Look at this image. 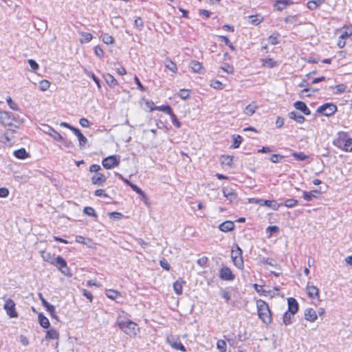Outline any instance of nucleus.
Wrapping results in <instances>:
<instances>
[{"instance_id": "obj_1", "label": "nucleus", "mask_w": 352, "mask_h": 352, "mask_svg": "<svg viewBox=\"0 0 352 352\" xmlns=\"http://www.w3.org/2000/svg\"><path fill=\"white\" fill-rule=\"evenodd\" d=\"M1 117V124L5 127L12 128L14 130L19 129L21 124V121L19 116H15L12 112L2 111Z\"/></svg>"}, {"instance_id": "obj_2", "label": "nucleus", "mask_w": 352, "mask_h": 352, "mask_svg": "<svg viewBox=\"0 0 352 352\" xmlns=\"http://www.w3.org/2000/svg\"><path fill=\"white\" fill-rule=\"evenodd\" d=\"M256 308L258 318L266 324H269L272 321V312L268 304L264 300L259 299L256 301Z\"/></svg>"}, {"instance_id": "obj_3", "label": "nucleus", "mask_w": 352, "mask_h": 352, "mask_svg": "<svg viewBox=\"0 0 352 352\" xmlns=\"http://www.w3.org/2000/svg\"><path fill=\"white\" fill-rule=\"evenodd\" d=\"M118 326L125 333L131 337L135 336L139 331L138 324L131 320H122L118 322Z\"/></svg>"}, {"instance_id": "obj_4", "label": "nucleus", "mask_w": 352, "mask_h": 352, "mask_svg": "<svg viewBox=\"0 0 352 352\" xmlns=\"http://www.w3.org/2000/svg\"><path fill=\"white\" fill-rule=\"evenodd\" d=\"M242 254L243 251L241 248L237 244L234 245L232 249L231 258L234 265L240 270L244 267Z\"/></svg>"}, {"instance_id": "obj_5", "label": "nucleus", "mask_w": 352, "mask_h": 352, "mask_svg": "<svg viewBox=\"0 0 352 352\" xmlns=\"http://www.w3.org/2000/svg\"><path fill=\"white\" fill-rule=\"evenodd\" d=\"M52 265L56 266L61 272L62 274L67 276H72L70 268L67 266L66 261L60 256L54 258Z\"/></svg>"}, {"instance_id": "obj_6", "label": "nucleus", "mask_w": 352, "mask_h": 352, "mask_svg": "<svg viewBox=\"0 0 352 352\" xmlns=\"http://www.w3.org/2000/svg\"><path fill=\"white\" fill-rule=\"evenodd\" d=\"M338 110L337 106L331 102L325 103L318 107L316 112L322 116L330 117Z\"/></svg>"}, {"instance_id": "obj_7", "label": "nucleus", "mask_w": 352, "mask_h": 352, "mask_svg": "<svg viewBox=\"0 0 352 352\" xmlns=\"http://www.w3.org/2000/svg\"><path fill=\"white\" fill-rule=\"evenodd\" d=\"M250 202L252 204H257L261 206H265L274 210H278V208L283 205V204H278L274 200H264L255 198L250 199Z\"/></svg>"}, {"instance_id": "obj_8", "label": "nucleus", "mask_w": 352, "mask_h": 352, "mask_svg": "<svg viewBox=\"0 0 352 352\" xmlns=\"http://www.w3.org/2000/svg\"><path fill=\"white\" fill-rule=\"evenodd\" d=\"M102 166L107 169H111L117 166L120 164V157L116 155H110L104 159L102 162Z\"/></svg>"}, {"instance_id": "obj_9", "label": "nucleus", "mask_w": 352, "mask_h": 352, "mask_svg": "<svg viewBox=\"0 0 352 352\" xmlns=\"http://www.w3.org/2000/svg\"><path fill=\"white\" fill-rule=\"evenodd\" d=\"M3 308L10 318H16L18 316V314L15 309V303L12 300H6Z\"/></svg>"}, {"instance_id": "obj_10", "label": "nucleus", "mask_w": 352, "mask_h": 352, "mask_svg": "<svg viewBox=\"0 0 352 352\" xmlns=\"http://www.w3.org/2000/svg\"><path fill=\"white\" fill-rule=\"evenodd\" d=\"M219 278L223 280H233L235 275L228 267H223L219 270Z\"/></svg>"}, {"instance_id": "obj_11", "label": "nucleus", "mask_w": 352, "mask_h": 352, "mask_svg": "<svg viewBox=\"0 0 352 352\" xmlns=\"http://www.w3.org/2000/svg\"><path fill=\"white\" fill-rule=\"evenodd\" d=\"M338 146L342 148L344 151L346 152L352 151V139L347 138L346 140H338Z\"/></svg>"}, {"instance_id": "obj_12", "label": "nucleus", "mask_w": 352, "mask_h": 352, "mask_svg": "<svg viewBox=\"0 0 352 352\" xmlns=\"http://www.w3.org/2000/svg\"><path fill=\"white\" fill-rule=\"evenodd\" d=\"M223 196L227 198L230 202L234 201L236 199L237 194L231 188L226 187L222 189Z\"/></svg>"}, {"instance_id": "obj_13", "label": "nucleus", "mask_w": 352, "mask_h": 352, "mask_svg": "<svg viewBox=\"0 0 352 352\" xmlns=\"http://www.w3.org/2000/svg\"><path fill=\"white\" fill-rule=\"evenodd\" d=\"M288 311L292 314H296L299 309L298 302L294 298L287 299Z\"/></svg>"}, {"instance_id": "obj_14", "label": "nucleus", "mask_w": 352, "mask_h": 352, "mask_svg": "<svg viewBox=\"0 0 352 352\" xmlns=\"http://www.w3.org/2000/svg\"><path fill=\"white\" fill-rule=\"evenodd\" d=\"M294 107L301 111L303 114L309 116L311 114V111L307 107L306 104L302 101H297L294 104Z\"/></svg>"}, {"instance_id": "obj_15", "label": "nucleus", "mask_w": 352, "mask_h": 352, "mask_svg": "<svg viewBox=\"0 0 352 352\" xmlns=\"http://www.w3.org/2000/svg\"><path fill=\"white\" fill-rule=\"evenodd\" d=\"M106 179L107 178L103 174L97 173L91 177V182L93 184L102 186L106 182Z\"/></svg>"}, {"instance_id": "obj_16", "label": "nucleus", "mask_w": 352, "mask_h": 352, "mask_svg": "<svg viewBox=\"0 0 352 352\" xmlns=\"http://www.w3.org/2000/svg\"><path fill=\"white\" fill-rule=\"evenodd\" d=\"M45 132L52 136L55 140H63V137L50 126H45Z\"/></svg>"}, {"instance_id": "obj_17", "label": "nucleus", "mask_w": 352, "mask_h": 352, "mask_svg": "<svg viewBox=\"0 0 352 352\" xmlns=\"http://www.w3.org/2000/svg\"><path fill=\"white\" fill-rule=\"evenodd\" d=\"M305 319L309 322H314L317 319L316 311L312 308L306 309L305 311Z\"/></svg>"}, {"instance_id": "obj_18", "label": "nucleus", "mask_w": 352, "mask_h": 352, "mask_svg": "<svg viewBox=\"0 0 352 352\" xmlns=\"http://www.w3.org/2000/svg\"><path fill=\"white\" fill-rule=\"evenodd\" d=\"M320 195V192L318 190H311L310 192H302V197L308 201H311L313 198H318Z\"/></svg>"}, {"instance_id": "obj_19", "label": "nucleus", "mask_w": 352, "mask_h": 352, "mask_svg": "<svg viewBox=\"0 0 352 352\" xmlns=\"http://www.w3.org/2000/svg\"><path fill=\"white\" fill-rule=\"evenodd\" d=\"M72 132L77 136L79 141L80 146H84L87 142V138L84 136V135L81 133L80 130L78 129V128L75 127V129H73Z\"/></svg>"}, {"instance_id": "obj_20", "label": "nucleus", "mask_w": 352, "mask_h": 352, "mask_svg": "<svg viewBox=\"0 0 352 352\" xmlns=\"http://www.w3.org/2000/svg\"><path fill=\"white\" fill-rule=\"evenodd\" d=\"M219 228L222 232H228L234 228V224L231 221H226L219 225Z\"/></svg>"}, {"instance_id": "obj_21", "label": "nucleus", "mask_w": 352, "mask_h": 352, "mask_svg": "<svg viewBox=\"0 0 352 352\" xmlns=\"http://www.w3.org/2000/svg\"><path fill=\"white\" fill-rule=\"evenodd\" d=\"M42 305L46 308L51 317L57 320L58 316L56 314L54 306L50 304L46 300H42Z\"/></svg>"}, {"instance_id": "obj_22", "label": "nucleus", "mask_w": 352, "mask_h": 352, "mask_svg": "<svg viewBox=\"0 0 352 352\" xmlns=\"http://www.w3.org/2000/svg\"><path fill=\"white\" fill-rule=\"evenodd\" d=\"M288 117L290 119L294 120L296 122L302 124L305 122V118L303 116L298 113L296 111H291L288 113Z\"/></svg>"}, {"instance_id": "obj_23", "label": "nucleus", "mask_w": 352, "mask_h": 352, "mask_svg": "<svg viewBox=\"0 0 352 352\" xmlns=\"http://www.w3.org/2000/svg\"><path fill=\"white\" fill-rule=\"evenodd\" d=\"M105 82L111 87H115L118 85L117 80L110 74L103 75Z\"/></svg>"}, {"instance_id": "obj_24", "label": "nucleus", "mask_w": 352, "mask_h": 352, "mask_svg": "<svg viewBox=\"0 0 352 352\" xmlns=\"http://www.w3.org/2000/svg\"><path fill=\"white\" fill-rule=\"evenodd\" d=\"M14 155L18 159L24 160L30 156V154L24 148H19L14 151Z\"/></svg>"}, {"instance_id": "obj_25", "label": "nucleus", "mask_w": 352, "mask_h": 352, "mask_svg": "<svg viewBox=\"0 0 352 352\" xmlns=\"http://www.w3.org/2000/svg\"><path fill=\"white\" fill-rule=\"evenodd\" d=\"M292 3V2L289 0H278L274 3V7H276L278 10L281 11Z\"/></svg>"}, {"instance_id": "obj_26", "label": "nucleus", "mask_w": 352, "mask_h": 352, "mask_svg": "<svg viewBox=\"0 0 352 352\" xmlns=\"http://www.w3.org/2000/svg\"><path fill=\"white\" fill-rule=\"evenodd\" d=\"M306 290H307V293L308 296L310 298H314L318 296L319 290L316 286L307 285Z\"/></svg>"}, {"instance_id": "obj_27", "label": "nucleus", "mask_w": 352, "mask_h": 352, "mask_svg": "<svg viewBox=\"0 0 352 352\" xmlns=\"http://www.w3.org/2000/svg\"><path fill=\"white\" fill-rule=\"evenodd\" d=\"M38 318L39 324L42 327L45 329H48L50 327V323L48 318L45 317L42 313L38 314Z\"/></svg>"}, {"instance_id": "obj_28", "label": "nucleus", "mask_w": 352, "mask_h": 352, "mask_svg": "<svg viewBox=\"0 0 352 352\" xmlns=\"http://www.w3.org/2000/svg\"><path fill=\"white\" fill-rule=\"evenodd\" d=\"M59 333L54 329H49L46 331L45 339L46 340H57L58 339Z\"/></svg>"}, {"instance_id": "obj_29", "label": "nucleus", "mask_w": 352, "mask_h": 352, "mask_svg": "<svg viewBox=\"0 0 352 352\" xmlns=\"http://www.w3.org/2000/svg\"><path fill=\"white\" fill-rule=\"evenodd\" d=\"M190 67L194 72L199 73V74H201L202 72L203 67H202L201 64L197 60H192L190 63Z\"/></svg>"}, {"instance_id": "obj_30", "label": "nucleus", "mask_w": 352, "mask_h": 352, "mask_svg": "<svg viewBox=\"0 0 352 352\" xmlns=\"http://www.w3.org/2000/svg\"><path fill=\"white\" fill-rule=\"evenodd\" d=\"M165 67L173 73H176L177 67L176 64L169 58H166L164 61Z\"/></svg>"}, {"instance_id": "obj_31", "label": "nucleus", "mask_w": 352, "mask_h": 352, "mask_svg": "<svg viewBox=\"0 0 352 352\" xmlns=\"http://www.w3.org/2000/svg\"><path fill=\"white\" fill-rule=\"evenodd\" d=\"M295 314H292L288 311H285L283 316V322L285 325H289L292 323V318L294 316Z\"/></svg>"}, {"instance_id": "obj_32", "label": "nucleus", "mask_w": 352, "mask_h": 352, "mask_svg": "<svg viewBox=\"0 0 352 352\" xmlns=\"http://www.w3.org/2000/svg\"><path fill=\"white\" fill-rule=\"evenodd\" d=\"M324 2V0L309 1L307 3V8L311 10H314Z\"/></svg>"}, {"instance_id": "obj_33", "label": "nucleus", "mask_w": 352, "mask_h": 352, "mask_svg": "<svg viewBox=\"0 0 352 352\" xmlns=\"http://www.w3.org/2000/svg\"><path fill=\"white\" fill-rule=\"evenodd\" d=\"M183 283L184 281L182 280H176L174 283H173V289L175 291V292L177 294V295H181L182 294V291H183Z\"/></svg>"}, {"instance_id": "obj_34", "label": "nucleus", "mask_w": 352, "mask_h": 352, "mask_svg": "<svg viewBox=\"0 0 352 352\" xmlns=\"http://www.w3.org/2000/svg\"><path fill=\"white\" fill-rule=\"evenodd\" d=\"M232 140H233V142H232V144L231 145V148H237L240 146V144L242 142L243 138L239 135H233Z\"/></svg>"}, {"instance_id": "obj_35", "label": "nucleus", "mask_w": 352, "mask_h": 352, "mask_svg": "<svg viewBox=\"0 0 352 352\" xmlns=\"http://www.w3.org/2000/svg\"><path fill=\"white\" fill-rule=\"evenodd\" d=\"M248 18H249V22L251 24L254 25H257L260 24L263 20V18L258 15H251V16H249Z\"/></svg>"}, {"instance_id": "obj_36", "label": "nucleus", "mask_w": 352, "mask_h": 352, "mask_svg": "<svg viewBox=\"0 0 352 352\" xmlns=\"http://www.w3.org/2000/svg\"><path fill=\"white\" fill-rule=\"evenodd\" d=\"M291 155L296 160H298V161H304V160H308L309 158V155H305L302 152H300V153L293 152Z\"/></svg>"}, {"instance_id": "obj_37", "label": "nucleus", "mask_w": 352, "mask_h": 352, "mask_svg": "<svg viewBox=\"0 0 352 352\" xmlns=\"http://www.w3.org/2000/svg\"><path fill=\"white\" fill-rule=\"evenodd\" d=\"M256 109L257 106L255 104H250L245 108L244 113L251 116L255 113Z\"/></svg>"}, {"instance_id": "obj_38", "label": "nucleus", "mask_w": 352, "mask_h": 352, "mask_svg": "<svg viewBox=\"0 0 352 352\" xmlns=\"http://www.w3.org/2000/svg\"><path fill=\"white\" fill-rule=\"evenodd\" d=\"M81 38H80V42L81 43H86L92 39L93 36L91 34L88 32H80Z\"/></svg>"}, {"instance_id": "obj_39", "label": "nucleus", "mask_w": 352, "mask_h": 352, "mask_svg": "<svg viewBox=\"0 0 352 352\" xmlns=\"http://www.w3.org/2000/svg\"><path fill=\"white\" fill-rule=\"evenodd\" d=\"M128 186H130L133 191L141 195L142 197L146 198L144 192L137 185L133 184L131 182H128Z\"/></svg>"}, {"instance_id": "obj_40", "label": "nucleus", "mask_w": 352, "mask_h": 352, "mask_svg": "<svg viewBox=\"0 0 352 352\" xmlns=\"http://www.w3.org/2000/svg\"><path fill=\"white\" fill-rule=\"evenodd\" d=\"M170 346L175 349L179 350L181 351H186L184 345L180 342H169Z\"/></svg>"}, {"instance_id": "obj_41", "label": "nucleus", "mask_w": 352, "mask_h": 352, "mask_svg": "<svg viewBox=\"0 0 352 352\" xmlns=\"http://www.w3.org/2000/svg\"><path fill=\"white\" fill-rule=\"evenodd\" d=\"M155 109H157L159 111H163V112L168 114L169 116L170 114H172V113L173 112L171 107L169 105H162V106L156 107Z\"/></svg>"}, {"instance_id": "obj_42", "label": "nucleus", "mask_w": 352, "mask_h": 352, "mask_svg": "<svg viewBox=\"0 0 352 352\" xmlns=\"http://www.w3.org/2000/svg\"><path fill=\"white\" fill-rule=\"evenodd\" d=\"M106 295L107 296L112 300H115L118 296H119L120 294V293L114 289H108L106 291Z\"/></svg>"}, {"instance_id": "obj_43", "label": "nucleus", "mask_w": 352, "mask_h": 352, "mask_svg": "<svg viewBox=\"0 0 352 352\" xmlns=\"http://www.w3.org/2000/svg\"><path fill=\"white\" fill-rule=\"evenodd\" d=\"M282 204V206H285L287 208H292L298 204V200L295 199H288Z\"/></svg>"}, {"instance_id": "obj_44", "label": "nucleus", "mask_w": 352, "mask_h": 352, "mask_svg": "<svg viewBox=\"0 0 352 352\" xmlns=\"http://www.w3.org/2000/svg\"><path fill=\"white\" fill-rule=\"evenodd\" d=\"M83 212L87 216L97 217L96 211L92 207H89V206L85 207Z\"/></svg>"}, {"instance_id": "obj_45", "label": "nucleus", "mask_w": 352, "mask_h": 352, "mask_svg": "<svg viewBox=\"0 0 352 352\" xmlns=\"http://www.w3.org/2000/svg\"><path fill=\"white\" fill-rule=\"evenodd\" d=\"M217 348L221 352H226L227 348L226 342L223 340H219L217 342Z\"/></svg>"}, {"instance_id": "obj_46", "label": "nucleus", "mask_w": 352, "mask_h": 352, "mask_svg": "<svg viewBox=\"0 0 352 352\" xmlns=\"http://www.w3.org/2000/svg\"><path fill=\"white\" fill-rule=\"evenodd\" d=\"M41 256L45 261H47L50 264H52V262L54 261V259L52 254L47 252H43L41 253Z\"/></svg>"}, {"instance_id": "obj_47", "label": "nucleus", "mask_w": 352, "mask_h": 352, "mask_svg": "<svg viewBox=\"0 0 352 352\" xmlns=\"http://www.w3.org/2000/svg\"><path fill=\"white\" fill-rule=\"evenodd\" d=\"M222 164L230 166L232 164L233 157L230 155L221 156Z\"/></svg>"}, {"instance_id": "obj_48", "label": "nucleus", "mask_w": 352, "mask_h": 352, "mask_svg": "<svg viewBox=\"0 0 352 352\" xmlns=\"http://www.w3.org/2000/svg\"><path fill=\"white\" fill-rule=\"evenodd\" d=\"M263 66H267L269 68H273L277 65V63L272 58H267L263 60Z\"/></svg>"}, {"instance_id": "obj_49", "label": "nucleus", "mask_w": 352, "mask_h": 352, "mask_svg": "<svg viewBox=\"0 0 352 352\" xmlns=\"http://www.w3.org/2000/svg\"><path fill=\"white\" fill-rule=\"evenodd\" d=\"M50 82L47 80H42L39 82V89L41 91H46L49 89Z\"/></svg>"}, {"instance_id": "obj_50", "label": "nucleus", "mask_w": 352, "mask_h": 352, "mask_svg": "<svg viewBox=\"0 0 352 352\" xmlns=\"http://www.w3.org/2000/svg\"><path fill=\"white\" fill-rule=\"evenodd\" d=\"M6 102H7L8 106L12 110H14V111H18L19 110L18 104L15 102H14L10 97H8L6 99Z\"/></svg>"}, {"instance_id": "obj_51", "label": "nucleus", "mask_w": 352, "mask_h": 352, "mask_svg": "<svg viewBox=\"0 0 352 352\" xmlns=\"http://www.w3.org/2000/svg\"><path fill=\"white\" fill-rule=\"evenodd\" d=\"M170 117L173 124L177 128H180L181 122L177 119L176 115L173 112L172 114L170 115Z\"/></svg>"}, {"instance_id": "obj_52", "label": "nucleus", "mask_w": 352, "mask_h": 352, "mask_svg": "<svg viewBox=\"0 0 352 352\" xmlns=\"http://www.w3.org/2000/svg\"><path fill=\"white\" fill-rule=\"evenodd\" d=\"M189 90L188 89H180L179 93H178V96L182 98V99H184V100H186L189 98L190 96V94H189Z\"/></svg>"}, {"instance_id": "obj_53", "label": "nucleus", "mask_w": 352, "mask_h": 352, "mask_svg": "<svg viewBox=\"0 0 352 352\" xmlns=\"http://www.w3.org/2000/svg\"><path fill=\"white\" fill-rule=\"evenodd\" d=\"M333 88L336 89V91H334L335 94H340L345 92L346 87L344 85L340 84V85H336Z\"/></svg>"}, {"instance_id": "obj_54", "label": "nucleus", "mask_w": 352, "mask_h": 352, "mask_svg": "<svg viewBox=\"0 0 352 352\" xmlns=\"http://www.w3.org/2000/svg\"><path fill=\"white\" fill-rule=\"evenodd\" d=\"M220 38L222 41H223L225 43V44L228 46L230 47V49L232 51H234L235 50V47H234V45L232 44V43L230 41V40L228 39V38L226 36H220Z\"/></svg>"}, {"instance_id": "obj_55", "label": "nucleus", "mask_w": 352, "mask_h": 352, "mask_svg": "<svg viewBox=\"0 0 352 352\" xmlns=\"http://www.w3.org/2000/svg\"><path fill=\"white\" fill-rule=\"evenodd\" d=\"M16 130L12 128H8L7 131L3 133V137L5 138L6 142H10L11 138L10 135L15 132Z\"/></svg>"}, {"instance_id": "obj_56", "label": "nucleus", "mask_w": 352, "mask_h": 352, "mask_svg": "<svg viewBox=\"0 0 352 352\" xmlns=\"http://www.w3.org/2000/svg\"><path fill=\"white\" fill-rule=\"evenodd\" d=\"M260 262L263 264L271 265L272 267H274L276 265L274 264L275 261L272 258H270L263 257L261 258Z\"/></svg>"}, {"instance_id": "obj_57", "label": "nucleus", "mask_w": 352, "mask_h": 352, "mask_svg": "<svg viewBox=\"0 0 352 352\" xmlns=\"http://www.w3.org/2000/svg\"><path fill=\"white\" fill-rule=\"evenodd\" d=\"M28 62L33 72H36L38 69L39 65L34 60L29 59Z\"/></svg>"}, {"instance_id": "obj_58", "label": "nucleus", "mask_w": 352, "mask_h": 352, "mask_svg": "<svg viewBox=\"0 0 352 352\" xmlns=\"http://www.w3.org/2000/svg\"><path fill=\"white\" fill-rule=\"evenodd\" d=\"M278 34H274L271 35L268 38V42L272 45L278 44Z\"/></svg>"}, {"instance_id": "obj_59", "label": "nucleus", "mask_w": 352, "mask_h": 352, "mask_svg": "<svg viewBox=\"0 0 352 352\" xmlns=\"http://www.w3.org/2000/svg\"><path fill=\"white\" fill-rule=\"evenodd\" d=\"M102 41L106 44H112L114 42V39L111 36L106 34L102 37Z\"/></svg>"}, {"instance_id": "obj_60", "label": "nucleus", "mask_w": 352, "mask_h": 352, "mask_svg": "<svg viewBox=\"0 0 352 352\" xmlns=\"http://www.w3.org/2000/svg\"><path fill=\"white\" fill-rule=\"evenodd\" d=\"M284 157L279 154H273L270 157V160L273 163H278L282 160Z\"/></svg>"}, {"instance_id": "obj_61", "label": "nucleus", "mask_w": 352, "mask_h": 352, "mask_svg": "<svg viewBox=\"0 0 352 352\" xmlns=\"http://www.w3.org/2000/svg\"><path fill=\"white\" fill-rule=\"evenodd\" d=\"M221 69L228 74H232L234 72L233 67L228 63H225L223 66L221 67Z\"/></svg>"}, {"instance_id": "obj_62", "label": "nucleus", "mask_w": 352, "mask_h": 352, "mask_svg": "<svg viewBox=\"0 0 352 352\" xmlns=\"http://www.w3.org/2000/svg\"><path fill=\"white\" fill-rule=\"evenodd\" d=\"M134 25H135V26L136 28H138V29L141 30L143 28V26H144V22H143L142 19L140 18V17H137L135 19Z\"/></svg>"}, {"instance_id": "obj_63", "label": "nucleus", "mask_w": 352, "mask_h": 352, "mask_svg": "<svg viewBox=\"0 0 352 352\" xmlns=\"http://www.w3.org/2000/svg\"><path fill=\"white\" fill-rule=\"evenodd\" d=\"M297 21L296 16H288L285 19V22L287 23L295 24L297 23Z\"/></svg>"}, {"instance_id": "obj_64", "label": "nucleus", "mask_w": 352, "mask_h": 352, "mask_svg": "<svg viewBox=\"0 0 352 352\" xmlns=\"http://www.w3.org/2000/svg\"><path fill=\"white\" fill-rule=\"evenodd\" d=\"M211 86L217 89H222L223 88V84L219 80L212 81Z\"/></svg>"}]
</instances>
